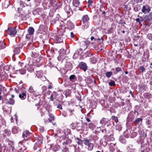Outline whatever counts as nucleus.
Wrapping results in <instances>:
<instances>
[{"mask_svg":"<svg viewBox=\"0 0 152 152\" xmlns=\"http://www.w3.org/2000/svg\"><path fill=\"white\" fill-rule=\"evenodd\" d=\"M83 144L88 146V149L89 151H92L94 148V143L92 142L91 139H84L83 140Z\"/></svg>","mask_w":152,"mask_h":152,"instance_id":"obj_1","label":"nucleus"},{"mask_svg":"<svg viewBox=\"0 0 152 152\" xmlns=\"http://www.w3.org/2000/svg\"><path fill=\"white\" fill-rule=\"evenodd\" d=\"M14 97V96L13 95H11V97H10L7 99H4V102L7 104H10L13 105L14 104L15 102V100L13 99Z\"/></svg>","mask_w":152,"mask_h":152,"instance_id":"obj_2","label":"nucleus"},{"mask_svg":"<svg viewBox=\"0 0 152 152\" xmlns=\"http://www.w3.org/2000/svg\"><path fill=\"white\" fill-rule=\"evenodd\" d=\"M72 141L71 139H67L66 140L62 142V146L63 148V149H62L63 151H65L67 152L68 151V149L66 147V146L67 145L71 143Z\"/></svg>","mask_w":152,"mask_h":152,"instance_id":"obj_3","label":"nucleus"},{"mask_svg":"<svg viewBox=\"0 0 152 152\" xmlns=\"http://www.w3.org/2000/svg\"><path fill=\"white\" fill-rule=\"evenodd\" d=\"M6 32L10 35L13 36L15 35L17 33L15 27L8 28Z\"/></svg>","mask_w":152,"mask_h":152,"instance_id":"obj_4","label":"nucleus"},{"mask_svg":"<svg viewBox=\"0 0 152 152\" xmlns=\"http://www.w3.org/2000/svg\"><path fill=\"white\" fill-rule=\"evenodd\" d=\"M67 131L68 133H66V132H63L61 133L62 135H61L60 134L61 133H60L59 134H57L58 137H59V138L60 140H65L66 138L65 135L68 134H69L71 133L70 130L69 129H67Z\"/></svg>","mask_w":152,"mask_h":152,"instance_id":"obj_5","label":"nucleus"},{"mask_svg":"<svg viewBox=\"0 0 152 152\" xmlns=\"http://www.w3.org/2000/svg\"><path fill=\"white\" fill-rule=\"evenodd\" d=\"M23 47L22 44L17 45L14 46V49L13 50L14 52L16 54H19L20 51V49H21Z\"/></svg>","mask_w":152,"mask_h":152,"instance_id":"obj_6","label":"nucleus"},{"mask_svg":"<svg viewBox=\"0 0 152 152\" xmlns=\"http://www.w3.org/2000/svg\"><path fill=\"white\" fill-rule=\"evenodd\" d=\"M150 7L148 5H145L143 6L141 11L142 12L145 14L148 13L151 11Z\"/></svg>","mask_w":152,"mask_h":152,"instance_id":"obj_7","label":"nucleus"},{"mask_svg":"<svg viewBox=\"0 0 152 152\" xmlns=\"http://www.w3.org/2000/svg\"><path fill=\"white\" fill-rule=\"evenodd\" d=\"M30 134V133L28 131H24L23 133L22 137L24 138V139L23 140L26 141L28 140Z\"/></svg>","mask_w":152,"mask_h":152,"instance_id":"obj_8","label":"nucleus"},{"mask_svg":"<svg viewBox=\"0 0 152 152\" xmlns=\"http://www.w3.org/2000/svg\"><path fill=\"white\" fill-rule=\"evenodd\" d=\"M108 121L109 119H108L104 118H103L100 120V123L104 125H105L106 124H107V126H109L110 125V123H109Z\"/></svg>","mask_w":152,"mask_h":152,"instance_id":"obj_9","label":"nucleus"},{"mask_svg":"<svg viewBox=\"0 0 152 152\" xmlns=\"http://www.w3.org/2000/svg\"><path fill=\"white\" fill-rule=\"evenodd\" d=\"M80 68L83 70L84 71H86L87 69V66L86 63L83 62H81L79 64Z\"/></svg>","mask_w":152,"mask_h":152,"instance_id":"obj_10","label":"nucleus"},{"mask_svg":"<svg viewBox=\"0 0 152 152\" xmlns=\"http://www.w3.org/2000/svg\"><path fill=\"white\" fill-rule=\"evenodd\" d=\"M89 44V42L88 41H83L80 43V45L83 48L82 49L85 50Z\"/></svg>","mask_w":152,"mask_h":152,"instance_id":"obj_11","label":"nucleus"},{"mask_svg":"<svg viewBox=\"0 0 152 152\" xmlns=\"http://www.w3.org/2000/svg\"><path fill=\"white\" fill-rule=\"evenodd\" d=\"M89 20V18L87 15L83 16L82 19V21L83 23H89L88 22Z\"/></svg>","mask_w":152,"mask_h":152,"instance_id":"obj_12","label":"nucleus"},{"mask_svg":"<svg viewBox=\"0 0 152 152\" xmlns=\"http://www.w3.org/2000/svg\"><path fill=\"white\" fill-rule=\"evenodd\" d=\"M72 64L70 62H67L65 65V69L67 70V71H71L72 68Z\"/></svg>","mask_w":152,"mask_h":152,"instance_id":"obj_13","label":"nucleus"},{"mask_svg":"<svg viewBox=\"0 0 152 152\" xmlns=\"http://www.w3.org/2000/svg\"><path fill=\"white\" fill-rule=\"evenodd\" d=\"M89 25V23H83L82 25L81 26V28L83 30H84L88 27Z\"/></svg>","mask_w":152,"mask_h":152,"instance_id":"obj_14","label":"nucleus"},{"mask_svg":"<svg viewBox=\"0 0 152 152\" xmlns=\"http://www.w3.org/2000/svg\"><path fill=\"white\" fill-rule=\"evenodd\" d=\"M145 18L146 20H152V12H151L148 15H145Z\"/></svg>","mask_w":152,"mask_h":152,"instance_id":"obj_15","label":"nucleus"},{"mask_svg":"<svg viewBox=\"0 0 152 152\" xmlns=\"http://www.w3.org/2000/svg\"><path fill=\"white\" fill-rule=\"evenodd\" d=\"M19 97L22 100H24L26 98V93H23L19 94Z\"/></svg>","mask_w":152,"mask_h":152,"instance_id":"obj_16","label":"nucleus"},{"mask_svg":"<svg viewBox=\"0 0 152 152\" xmlns=\"http://www.w3.org/2000/svg\"><path fill=\"white\" fill-rule=\"evenodd\" d=\"M28 31L29 34L32 35L34 32V29L33 27H30L29 28Z\"/></svg>","mask_w":152,"mask_h":152,"instance_id":"obj_17","label":"nucleus"},{"mask_svg":"<svg viewBox=\"0 0 152 152\" xmlns=\"http://www.w3.org/2000/svg\"><path fill=\"white\" fill-rule=\"evenodd\" d=\"M130 132L128 130H126L124 132V136L126 138H128L130 136Z\"/></svg>","mask_w":152,"mask_h":152,"instance_id":"obj_18","label":"nucleus"},{"mask_svg":"<svg viewBox=\"0 0 152 152\" xmlns=\"http://www.w3.org/2000/svg\"><path fill=\"white\" fill-rule=\"evenodd\" d=\"M49 115L50 118L48 119L49 122L52 123V122L53 121H54V120L55 118L53 115L51 113H49Z\"/></svg>","mask_w":152,"mask_h":152,"instance_id":"obj_19","label":"nucleus"},{"mask_svg":"<svg viewBox=\"0 0 152 152\" xmlns=\"http://www.w3.org/2000/svg\"><path fill=\"white\" fill-rule=\"evenodd\" d=\"M55 39L57 43H60L62 42L63 41V39H62L61 37H55Z\"/></svg>","mask_w":152,"mask_h":152,"instance_id":"obj_20","label":"nucleus"},{"mask_svg":"<svg viewBox=\"0 0 152 152\" xmlns=\"http://www.w3.org/2000/svg\"><path fill=\"white\" fill-rule=\"evenodd\" d=\"M142 118H137L134 121V122L138 124H140L142 122Z\"/></svg>","mask_w":152,"mask_h":152,"instance_id":"obj_21","label":"nucleus"},{"mask_svg":"<svg viewBox=\"0 0 152 152\" xmlns=\"http://www.w3.org/2000/svg\"><path fill=\"white\" fill-rule=\"evenodd\" d=\"M71 91L70 90L67 89L65 91V95L66 97L69 96L71 93Z\"/></svg>","mask_w":152,"mask_h":152,"instance_id":"obj_22","label":"nucleus"},{"mask_svg":"<svg viewBox=\"0 0 152 152\" xmlns=\"http://www.w3.org/2000/svg\"><path fill=\"white\" fill-rule=\"evenodd\" d=\"M3 148H4V151L8 150V148H7V147L5 145H4L3 147H2L1 143H0V152H2Z\"/></svg>","mask_w":152,"mask_h":152,"instance_id":"obj_23","label":"nucleus"},{"mask_svg":"<svg viewBox=\"0 0 152 152\" xmlns=\"http://www.w3.org/2000/svg\"><path fill=\"white\" fill-rule=\"evenodd\" d=\"M79 53V52L77 50L75 51L73 56V59H76L77 58L78 56Z\"/></svg>","mask_w":152,"mask_h":152,"instance_id":"obj_24","label":"nucleus"},{"mask_svg":"<svg viewBox=\"0 0 152 152\" xmlns=\"http://www.w3.org/2000/svg\"><path fill=\"white\" fill-rule=\"evenodd\" d=\"M18 13L20 14V15H24V12L23 10L22 9L18 8Z\"/></svg>","mask_w":152,"mask_h":152,"instance_id":"obj_25","label":"nucleus"},{"mask_svg":"<svg viewBox=\"0 0 152 152\" xmlns=\"http://www.w3.org/2000/svg\"><path fill=\"white\" fill-rule=\"evenodd\" d=\"M82 123H76V126L77 129H80L82 128Z\"/></svg>","mask_w":152,"mask_h":152,"instance_id":"obj_26","label":"nucleus"},{"mask_svg":"<svg viewBox=\"0 0 152 152\" xmlns=\"http://www.w3.org/2000/svg\"><path fill=\"white\" fill-rule=\"evenodd\" d=\"M105 75L107 78H109L113 75V72H108L105 73Z\"/></svg>","mask_w":152,"mask_h":152,"instance_id":"obj_27","label":"nucleus"},{"mask_svg":"<svg viewBox=\"0 0 152 152\" xmlns=\"http://www.w3.org/2000/svg\"><path fill=\"white\" fill-rule=\"evenodd\" d=\"M28 91L31 94H34L35 93V91L33 89V87L30 86L29 87Z\"/></svg>","mask_w":152,"mask_h":152,"instance_id":"obj_28","label":"nucleus"},{"mask_svg":"<svg viewBox=\"0 0 152 152\" xmlns=\"http://www.w3.org/2000/svg\"><path fill=\"white\" fill-rule=\"evenodd\" d=\"M89 127L92 130H93L95 128V126L92 123H91L88 124Z\"/></svg>","mask_w":152,"mask_h":152,"instance_id":"obj_29","label":"nucleus"},{"mask_svg":"<svg viewBox=\"0 0 152 152\" xmlns=\"http://www.w3.org/2000/svg\"><path fill=\"white\" fill-rule=\"evenodd\" d=\"M79 4L80 2L78 1H73V5L76 7H78L79 6Z\"/></svg>","mask_w":152,"mask_h":152,"instance_id":"obj_30","label":"nucleus"},{"mask_svg":"<svg viewBox=\"0 0 152 152\" xmlns=\"http://www.w3.org/2000/svg\"><path fill=\"white\" fill-rule=\"evenodd\" d=\"M20 6L22 7H24L26 6H27V4L26 3L22 1H20Z\"/></svg>","mask_w":152,"mask_h":152,"instance_id":"obj_31","label":"nucleus"},{"mask_svg":"<svg viewBox=\"0 0 152 152\" xmlns=\"http://www.w3.org/2000/svg\"><path fill=\"white\" fill-rule=\"evenodd\" d=\"M137 134V133L136 132H132L131 133V135H130V136L131 137L134 138L135 137Z\"/></svg>","mask_w":152,"mask_h":152,"instance_id":"obj_32","label":"nucleus"},{"mask_svg":"<svg viewBox=\"0 0 152 152\" xmlns=\"http://www.w3.org/2000/svg\"><path fill=\"white\" fill-rule=\"evenodd\" d=\"M18 130L15 127H13L12 129V133L14 134H16L18 132Z\"/></svg>","mask_w":152,"mask_h":152,"instance_id":"obj_33","label":"nucleus"},{"mask_svg":"<svg viewBox=\"0 0 152 152\" xmlns=\"http://www.w3.org/2000/svg\"><path fill=\"white\" fill-rule=\"evenodd\" d=\"M37 74L36 75V76L37 77L39 78H41V77H43L45 79V77H43L41 75H40L39 71H37Z\"/></svg>","mask_w":152,"mask_h":152,"instance_id":"obj_34","label":"nucleus"},{"mask_svg":"<svg viewBox=\"0 0 152 152\" xmlns=\"http://www.w3.org/2000/svg\"><path fill=\"white\" fill-rule=\"evenodd\" d=\"M116 129L120 131L121 130L122 127L121 125L117 124L116 126Z\"/></svg>","mask_w":152,"mask_h":152,"instance_id":"obj_35","label":"nucleus"},{"mask_svg":"<svg viewBox=\"0 0 152 152\" xmlns=\"http://www.w3.org/2000/svg\"><path fill=\"white\" fill-rule=\"evenodd\" d=\"M120 141L122 143H125L126 142V141L125 139H124L122 137H120L119 138Z\"/></svg>","mask_w":152,"mask_h":152,"instance_id":"obj_36","label":"nucleus"},{"mask_svg":"<svg viewBox=\"0 0 152 152\" xmlns=\"http://www.w3.org/2000/svg\"><path fill=\"white\" fill-rule=\"evenodd\" d=\"M20 73L21 75H24L26 73V70L24 69H22L20 70Z\"/></svg>","mask_w":152,"mask_h":152,"instance_id":"obj_37","label":"nucleus"},{"mask_svg":"<svg viewBox=\"0 0 152 152\" xmlns=\"http://www.w3.org/2000/svg\"><path fill=\"white\" fill-rule=\"evenodd\" d=\"M139 86L140 89L141 91L144 90L145 88V86L144 85H141Z\"/></svg>","mask_w":152,"mask_h":152,"instance_id":"obj_38","label":"nucleus"},{"mask_svg":"<svg viewBox=\"0 0 152 152\" xmlns=\"http://www.w3.org/2000/svg\"><path fill=\"white\" fill-rule=\"evenodd\" d=\"M109 85L111 86H113L115 85V83L114 81H111L109 83Z\"/></svg>","mask_w":152,"mask_h":152,"instance_id":"obj_39","label":"nucleus"},{"mask_svg":"<svg viewBox=\"0 0 152 152\" xmlns=\"http://www.w3.org/2000/svg\"><path fill=\"white\" fill-rule=\"evenodd\" d=\"M112 119H113L115 121V122L117 123L118 122V118L116 116H113L112 117Z\"/></svg>","mask_w":152,"mask_h":152,"instance_id":"obj_40","label":"nucleus"},{"mask_svg":"<svg viewBox=\"0 0 152 152\" xmlns=\"http://www.w3.org/2000/svg\"><path fill=\"white\" fill-rule=\"evenodd\" d=\"M113 146H115L114 144L111 143L110 144L109 148L110 150L113 151L114 150V148L113 147Z\"/></svg>","mask_w":152,"mask_h":152,"instance_id":"obj_41","label":"nucleus"},{"mask_svg":"<svg viewBox=\"0 0 152 152\" xmlns=\"http://www.w3.org/2000/svg\"><path fill=\"white\" fill-rule=\"evenodd\" d=\"M140 70L141 71V72H143L145 71V68L142 66H141L140 67Z\"/></svg>","mask_w":152,"mask_h":152,"instance_id":"obj_42","label":"nucleus"},{"mask_svg":"<svg viewBox=\"0 0 152 152\" xmlns=\"http://www.w3.org/2000/svg\"><path fill=\"white\" fill-rule=\"evenodd\" d=\"M18 64H19L20 65V66L21 67H23V66H24V67L26 66V65L25 64H24L23 63V62H19Z\"/></svg>","mask_w":152,"mask_h":152,"instance_id":"obj_43","label":"nucleus"},{"mask_svg":"<svg viewBox=\"0 0 152 152\" xmlns=\"http://www.w3.org/2000/svg\"><path fill=\"white\" fill-rule=\"evenodd\" d=\"M147 37L149 39L152 40V34H148L147 35Z\"/></svg>","mask_w":152,"mask_h":152,"instance_id":"obj_44","label":"nucleus"},{"mask_svg":"<svg viewBox=\"0 0 152 152\" xmlns=\"http://www.w3.org/2000/svg\"><path fill=\"white\" fill-rule=\"evenodd\" d=\"M72 129H75L76 128V125H75L74 124L72 123L70 125Z\"/></svg>","mask_w":152,"mask_h":152,"instance_id":"obj_45","label":"nucleus"},{"mask_svg":"<svg viewBox=\"0 0 152 152\" xmlns=\"http://www.w3.org/2000/svg\"><path fill=\"white\" fill-rule=\"evenodd\" d=\"M121 71V69L119 67H117L115 68V71L117 73Z\"/></svg>","mask_w":152,"mask_h":152,"instance_id":"obj_46","label":"nucleus"},{"mask_svg":"<svg viewBox=\"0 0 152 152\" xmlns=\"http://www.w3.org/2000/svg\"><path fill=\"white\" fill-rule=\"evenodd\" d=\"M75 76L74 75H71L69 77L70 80H72L74 79H75Z\"/></svg>","mask_w":152,"mask_h":152,"instance_id":"obj_47","label":"nucleus"},{"mask_svg":"<svg viewBox=\"0 0 152 152\" xmlns=\"http://www.w3.org/2000/svg\"><path fill=\"white\" fill-rule=\"evenodd\" d=\"M83 142V140H78V141L77 142V143L79 145H81L82 144Z\"/></svg>","mask_w":152,"mask_h":152,"instance_id":"obj_48","label":"nucleus"},{"mask_svg":"<svg viewBox=\"0 0 152 152\" xmlns=\"http://www.w3.org/2000/svg\"><path fill=\"white\" fill-rule=\"evenodd\" d=\"M38 146H39L37 144L35 143L34 145V150H37V148L38 147Z\"/></svg>","mask_w":152,"mask_h":152,"instance_id":"obj_49","label":"nucleus"},{"mask_svg":"<svg viewBox=\"0 0 152 152\" xmlns=\"http://www.w3.org/2000/svg\"><path fill=\"white\" fill-rule=\"evenodd\" d=\"M56 4L57 6L56 7V9H58L61 7V5L60 3H56Z\"/></svg>","mask_w":152,"mask_h":152,"instance_id":"obj_50","label":"nucleus"},{"mask_svg":"<svg viewBox=\"0 0 152 152\" xmlns=\"http://www.w3.org/2000/svg\"><path fill=\"white\" fill-rule=\"evenodd\" d=\"M98 40H100L99 39H97L96 38H95L93 40L94 41V42L96 43V42H97Z\"/></svg>","mask_w":152,"mask_h":152,"instance_id":"obj_51","label":"nucleus"},{"mask_svg":"<svg viewBox=\"0 0 152 152\" xmlns=\"http://www.w3.org/2000/svg\"><path fill=\"white\" fill-rule=\"evenodd\" d=\"M57 108L60 109H62L61 105V104H58L57 106Z\"/></svg>","mask_w":152,"mask_h":152,"instance_id":"obj_52","label":"nucleus"},{"mask_svg":"<svg viewBox=\"0 0 152 152\" xmlns=\"http://www.w3.org/2000/svg\"><path fill=\"white\" fill-rule=\"evenodd\" d=\"M52 87H53L52 84L51 83V84H50V85H49L48 86V88L49 89H51L52 88Z\"/></svg>","mask_w":152,"mask_h":152,"instance_id":"obj_53","label":"nucleus"},{"mask_svg":"<svg viewBox=\"0 0 152 152\" xmlns=\"http://www.w3.org/2000/svg\"><path fill=\"white\" fill-rule=\"evenodd\" d=\"M74 111V110H69V112L70 113V115H73V113H72V112Z\"/></svg>","mask_w":152,"mask_h":152,"instance_id":"obj_54","label":"nucleus"},{"mask_svg":"<svg viewBox=\"0 0 152 152\" xmlns=\"http://www.w3.org/2000/svg\"><path fill=\"white\" fill-rule=\"evenodd\" d=\"M50 100L52 101L54 100V98L52 95H51L50 97Z\"/></svg>","mask_w":152,"mask_h":152,"instance_id":"obj_55","label":"nucleus"},{"mask_svg":"<svg viewBox=\"0 0 152 152\" xmlns=\"http://www.w3.org/2000/svg\"><path fill=\"white\" fill-rule=\"evenodd\" d=\"M134 9L135 12H137L138 11V8L137 7H135L134 8Z\"/></svg>","mask_w":152,"mask_h":152,"instance_id":"obj_56","label":"nucleus"},{"mask_svg":"<svg viewBox=\"0 0 152 152\" xmlns=\"http://www.w3.org/2000/svg\"><path fill=\"white\" fill-rule=\"evenodd\" d=\"M88 3L89 5H91V4L92 3V0H89L88 1Z\"/></svg>","mask_w":152,"mask_h":152,"instance_id":"obj_57","label":"nucleus"},{"mask_svg":"<svg viewBox=\"0 0 152 152\" xmlns=\"http://www.w3.org/2000/svg\"><path fill=\"white\" fill-rule=\"evenodd\" d=\"M70 34H71V37L72 38H73V36L74 35V34L73 33V32H71L70 33Z\"/></svg>","mask_w":152,"mask_h":152,"instance_id":"obj_58","label":"nucleus"},{"mask_svg":"<svg viewBox=\"0 0 152 152\" xmlns=\"http://www.w3.org/2000/svg\"><path fill=\"white\" fill-rule=\"evenodd\" d=\"M94 37H93V36H92L91 37V41H93V40L94 39Z\"/></svg>","mask_w":152,"mask_h":152,"instance_id":"obj_59","label":"nucleus"},{"mask_svg":"<svg viewBox=\"0 0 152 152\" xmlns=\"http://www.w3.org/2000/svg\"><path fill=\"white\" fill-rule=\"evenodd\" d=\"M40 131L41 132H43L44 131V129L43 128H41Z\"/></svg>","mask_w":152,"mask_h":152,"instance_id":"obj_60","label":"nucleus"},{"mask_svg":"<svg viewBox=\"0 0 152 152\" xmlns=\"http://www.w3.org/2000/svg\"><path fill=\"white\" fill-rule=\"evenodd\" d=\"M134 113H137V115H138L139 114V113H138V112H137V110H135L134 111Z\"/></svg>","mask_w":152,"mask_h":152,"instance_id":"obj_61","label":"nucleus"},{"mask_svg":"<svg viewBox=\"0 0 152 152\" xmlns=\"http://www.w3.org/2000/svg\"><path fill=\"white\" fill-rule=\"evenodd\" d=\"M86 120L87 121H88V122H89L90 121V119L88 118H86Z\"/></svg>","mask_w":152,"mask_h":152,"instance_id":"obj_62","label":"nucleus"},{"mask_svg":"<svg viewBox=\"0 0 152 152\" xmlns=\"http://www.w3.org/2000/svg\"><path fill=\"white\" fill-rule=\"evenodd\" d=\"M150 48L151 50H152V42L151 43L150 47Z\"/></svg>","mask_w":152,"mask_h":152,"instance_id":"obj_63","label":"nucleus"},{"mask_svg":"<svg viewBox=\"0 0 152 152\" xmlns=\"http://www.w3.org/2000/svg\"><path fill=\"white\" fill-rule=\"evenodd\" d=\"M101 131L102 132H103L104 131H106V129H104L101 130Z\"/></svg>","mask_w":152,"mask_h":152,"instance_id":"obj_64","label":"nucleus"}]
</instances>
